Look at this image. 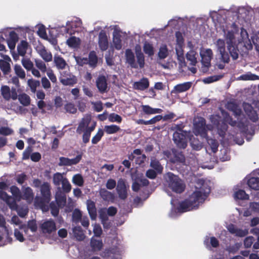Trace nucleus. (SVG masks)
<instances>
[{"instance_id":"obj_1","label":"nucleus","mask_w":259,"mask_h":259,"mask_svg":"<svg viewBox=\"0 0 259 259\" xmlns=\"http://www.w3.org/2000/svg\"><path fill=\"white\" fill-rule=\"evenodd\" d=\"M210 193V188H201L199 191H195L188 198L181 201L177 207L179 212L183 213L196 209L200 203H203Z\"/></svg>"},{"instance_id":"obj_2","label":"nucleus","mask_w":259,"mask_h":259,"mask_svg":"<svg viewBox=\"0 0 259 259\" xmlns=\"http://www.w3.org/2000/svg\"><path fill=\"white\" fill-rule=\"evenodd\" d=\"M41 197H36L35 204L39 206L43 211L49 210L48 204L51 200V187L49 183L44 182L40 187Z\"/></svg>"},{"instance_id":"obj_3","label":"nucleus","mask_w":259,"mask_h":259,"mask_svg":"<svg viewBox=\"0 0 259 259\" xmlns=\"http://www.w3.org/2000/svg\"><path fill=\"white\" fill-rule=\"evenodd\" d=\"M166 181L169 188L173 192L181 194L185 191L186 185L184 182L172 172L167 174Z\"/></svg>"},{"instance_id":"obj_4","label":"nucleus","mask_w":259,"mask_h":259,"mask_svg":"<svg viewBox=\"0 0 259 259\" xmlns=\"http://www.w3.org/2000/svg\"><path fill=\"white\" fill-rule=\"evenodd\" d=\"M227 49L233 60H236L239 57V50L235 44L234 32L232 30L228 31L226 34Z\"/></svg>"},{"instance_id":"obj_5","label":"nucleus","mask_w":259,"mask_h":259,"mask_svg":"<svg viewBox=\"0 0 259 259\" xmlns=\"http://www.w3.org/2000/svg\"><path fill=\"white\" fill-rule=\"evenodd\" d=\"M210 120L212 124L217 128L219 136L222 138L225 137L228 126L224 121V119H222L219 115L216 114L211 115Z\"/></svg>"},{"instance_id":"obj_6","label":"nucleus","mask_w":259,"mask_h":259,"mask_svg":"<svg viewBox=\"0 0 259 259\" xmlns=\"http://www.w3.org/2000/svg\"><path fill=\"white\" fill-rule=\"evenodd\" d=\"M172 140L178 148L183 149H185L188 143L187 132H183V133L174 132Z\"/></svg>"},{"instance_id":"obj_7","label":"nucleus","mask_w":259,"mask_h":259,"mask_svg":"<svg viewBox=\"0 0 259 259\" xmlns=\"http://www.w3.org/2000/svg\"><path fill=\"white\" fill-rule=\"evenodd\" d=\"M128 188L129 185L126 183L125 180L120 178L118 180L116 190L120 199L124 200L127 198Z\"/></svg>"},{"instance_id":"obj_8","label":"nucleus","mask_w":259,"mask_h":259,"mask_svg":"<svg viewBox=\"0 0 259 259\" xmlns=\"http://www.w3.org/2000/svg\"><path fill=\"white\" fill-rule=\"evenodd\" d=\"M194 126L196 134L200 135L203 137L207 135V131L206 128V120L203 117H199L198 120L194 123Z\"/></svg>"},{"instance_id":"obj_9","label":"nucleus","mask_w":259,"mask_h":259,"mask_svg":"<svg viewBox=\"0 0 259 259\" xmlns=\"http://www.w3.org/2000/svg\"><path fill=\"white\" fill-rule=\"evenodd\" d=\"M40 229L44 234H51L57 230L56 224L52 219L45 221L40 225Z\"/></svg>"},{"instance_id":"obj_10","label":"nucleus","mask_w":259,"mask_h":259,"mask_svg":"<svg viewBox=\"0 0 259 259\" xmlns=\"http://www.w3.org/2000/svg\"><path fill=\"white\" fill-rule=\"evenodd\" d=\"M200 55L202 65L208 68L210 66V62L213 57L212 51L210 49L201 50Z\"/></svg>"},{"instance_id":"obj_11","label":"nucleus","mask_w":259,"mask_h":259,"mask_svg":"<svg viewBox=\"0 0 259 259\" xmlns=\"http://www.w3.org/2000/svg\"><path fill=\"white\" fill-rule=\"evenodd\" d=\"M120 252L117 247L105 249L103 252L104 259H120Z\"/></svg>"},{"instance_id":"obj_12","label":"nucleus","mask_w":259,"mask_h":259,"mask_svg":"<svg viewBox=\"0 0 259 259\" xmlns=\"http://www.w3.org/2000/svg\"><path fill=\"white\" fill-rule=\"evenodd\" d=\"M96 83L97 88L100 93L103 94L108 92L107 80L104 75H99Z\"/></svg>"},{"instance_id":"obj_13","label":"nucleus","mask_w":259,"mask_h":259,"mask_svg":"<svg viewBox=\"0 0 259 259\" xmlns=\"http://www.w3.org/2000/svg\"><path fill=\"white\" fill-rule=\"evenodd\" d=\"M0 199L4 200L11 209L15 210L17 208L18 204L15 200L6 192L0 190Z\"/></svg>"},{"instance_id":"obj_14","label":"nucleus","mask_w":259,"mask_h":259,"mask_svg":"<svg viewBox=\"0 0 259 259\" xmlns=\"http://www.w3.org/2000/svg\"><path fill=\"white\" fill-rule=\"evenodd\" d=\"M172 155L170 160L172 163H184L185 161V157L182 151L173 148L171 149Z\"/></svg>"},{"instance_id":"obj_15","label":"nucleus","mask_w":259,"mask_h":259,"mask_svg":"<svg viewBox=\"0 0 259 259\" xmlns=\"http://www.w3.org/2000/svg\"><path fill=\"white\" fill-rule=\"evenodd\" d=\"M98 44L100 50L102 51H105L108 48V38L104 31L102 30L99 33Z\"/></svg>"},{"instance_id":"obj_16","label":"nucleus","mask_w":259,"mask_h":259,"mask_svg":"<svg viewBox=\"0 0 259 259\" xmlns=\"http://www.w3.org/2000/svg\"><path fill=\"white\" fill-rule=\"evenodd\" d=\"M229 232L232 234H235L236 236L243 237L248 234V229H241L237 228L234 225L230 224L227 227Z\"/></svg>"},{"instance_id":"obj_17","label":"nucleus","mask_w":259,"mask_h":259,"mask_svg":"<svg viewBox=\"0 0 259 259\" xmlns=\"http://www.w3.org/2000/svg\"><path fill=\"white\" fill-rule=\"evenodd\" d=\"M125 57L126 62L133 68H138V65L135 61V56L131 49H127L125 50Z\"/></svg>"},{"instance_id":"obj_18","label":"nucleus","mask_w":259,"mask_h":259,"mask_svg":"<svg viewBox=\"0 0 259 259\" xmlns=\"http://www.w3.org/2000/svg\"><path fill=\"white\" fill-rule=\"evenodd\" d=\"M55 202L61 208H63L66 203V196L60 189L56 192L55 195Z\"/></svg>"},{"instance_id":"obj_19","label":"nucleus","mask_w":259,"mask_h":259,"mask_svg":"<svg viewBox=\"0 0 259 259\" xmlns=\"http://www.w3.org/2000/svg\"><path fill=\"white\" fill-rule=\"evenodd\" d=\"M149 87V81L147 78L143 77L139 81H136L133 84V88L137 90L144 91Z\"/></svg>"},{"instance_id":"obj_20","label":"nucleus","mask_w":259,"mask_h":259,"mask_svg":"<svg viewBox=\"0 0 259 259\" xmlns=\"http://www.w3.org/2000/svg\"><path fill=\"white\" fill-rule=\"evenodd\" d=\"M192 84V82L191 81L178 84L174 87L171 93H181L187 91L191 88Z\"/></svg>"},{"instance_id":"obj_21","label":"nucleus","mask_w":259,"mask_h":259,"mask_svg":"<svg viewBox=\"0 0 259 259\" xmlns=\"http://www.w3.org/2000/svg\"><path fill=\"white\" fill-rule=\"evenodd\" d=\"M60 82L64 85L73 86L77 83V79L75 75L70 74L61 77Z\"/></svg>"},{"instance_id":"obj_22","label":"nucleus","mask_w":259,"mask_h":259,"mask_svg":"<svg viewBox=\"0 0 259 259\" xmlns=\"http://www.w3.org/2000/svg\"><path fill=\"white\" fill-rule=\"evenodd\" d=\"M135 53L137 58V63L140 68H143L145 65V56L142 52L140 46L137 45L135 48Z\"/></svg>"},{"instance_id":"obj_23","label":"nucleus","mask_w":259,"mask_h":259,"mask_svg":"<svg viewBox=\"0 0 259 259\" xmlns=\"http://www.w3.org/2000/svg\"><path fill=\"white\" fill-rule=\"evenodd\" d=\"M247 107H244V110L246 115L251 121L253 122H256L258 119V116L256 111L253 109L250 105L247 104Z\"/></svg>"},{"instance_id":"obj_24","label":"nucleus","mask_w":259,"mask_h":259,"mask_svg":"<svg viewBox=\"0 0 259 259\" xmlns=\"http://www.w3.org/2000/svg\"><path fill=\"white\" fill-rule=\"evenodd\" d=\"M90 122L91 118L90 117L82 118L77 127L76 133L79 135L82 133L83 134L86 129H87Z\"/></svg>"},{"instance_id":"obj_25","label":"nucleus","mask_w":259,"mask_h":259,"mask_svg":"<svg viewBox=\"0 0 259 259\" xmlns=\"http://www.w3.org/2000/svg\"><path fill=\"white\" fill-rule=\"evenodd\" d=\"M87 209L91 217L93 220H95L97 217V209L95 203L89 199L87 201Z\"/></svg>"},{"instance_id":"obj_26","label":"nucleus","mask_w":259,"mask_h":259,"mask_svg":"<svg viewBox=\"0 0 259 259\" xmlns=\"http://www.w3.org/2000/svg\"><path fill=\"white\" fill-rule=\"evenodd\" d=\"M23 194H22V199L26 200L28 202H31L34 197V194L33 191L29 187H22Z\"/></svg>"},{"instance_id":"obj_27","label":"nucleus","mask_w":259,"mask_h":259,"mask_svg":"<svg viewBox=\"0 0 259 259\" xmlns=\"http://www.w3.org/2000/svg\"><path fill=\"white\" fill-rule=\"evenodd\" d=\"M96 125V123L94 122L91 126H89V125L87 129L84 131L82 135V142L84 144H85L90 141L91 133L94 131Z\"/></svg>"},{"instance_id":"obj_28","label":"nucleus","mask_w":259,"mask_h":259,"mask_svg":"<svg viewBox=\"0 0 259 259\" xmlns=\"http://www.w3.org/2000/svg\"><path fill=\"white\" fill-rule=\"evenodd\" d=\"M99 193L102 198L105 201H111L112 202L114 200V195L105 188L101 189Z\"/></svg>"},{"instance_id":"obj_29","label":"nucleus","mask_w":259,"mask_h":259,"mask_svg":"<svg viewBox=\"0 0 259 259\" xmlns=\"http://www.w3.org/2000/svg\"><path fill=\"white\" fill-rule=\"evenodd\" d=\"M10 191L13 196V200H15L16 203L17 201H20L22 200V196L19 188L13 185L10 187Z\"/></svg>"},{"instance_id":"obj_30","label":"nucleus","mask_w":259,"mask_h":259,"mask_svg":"<svg viewBox=\"0 0 259 259\" xmlns=\"http://www.w3.org/2000/svg\"><path fill=\"white\" fill-rule=\"evenodd\" d=\"M113 42L115 49L120 50L122 48L121 35L119 32H114L113 34Z\"/></svg>"},{"instance_id":"obj_31","label":"nucleus","mask_w":259,"mask_h":259,"mask_svg":"<svg viewBox=\"0 0 259 259\" xmlns=\"http://www.w3.org/2000/svg\"><path fill=\"white\" fill-rule=\"evenodd\" d=\"M38 53L41 56V57L46 61V62H50L52 60V55L50 52H49L47 51L46 48L43 47L40 48L38 50Z\"/></svg>"},{"instance_id":"obj_32","label":"nucleus","mask_w":259,"mask_h":259,"mask_svg":"<svg viewBox=\"0 0 259 259\" xmlns=\"http://www.w3.org/2000/svg\"><path fill=\"white\" fill-rule=\"evenodd\" d=\"M250 189L254 190H259V178L251 177L247 183Z\"/></svg>"},{"instance_id":"obj_33","label":"nucleus","mask_w":259,"mask_h":259,"mask_svg":"<svg viewBox=\"0 0 259 259\" xmlns=\"http://www.w3.org/2000/svg\"><path fill=\"white\" fill-rule=\"evenodd\" d=\"M28 47V43L26 40H22L17 46L18 54L21 56H24Z\"/></svg>"},{"instance_id":"obj_34","label":"nucleus","mask_w":259,"mask_h":259,"mask_svg":"<svg viewBox=\"0 0 259 259\" xmlns=\"http://www.w3.org/2000/svg\"><path fill=\"white\" fill-rule=\"evenodd\" d=\"M54 61L57 68L59 69H63L67 65L65 60L60 56H55Z\"/></svg>"},{"instance_id":"obj_35","label":"nucleus","mask_w":259,"mask_h":259,"mask_svg":"<svg viewBox=\"0 0 259 259\" xmlns=\"http://www.w3.org/2000/svg\"><path fill=\"white\" fill-rule=\"evenodd\" d=\"M142 109L143 112L147 114L160 113L162 111L161 109L153 108L149 105H143Z\"/></svg>"},{"instance_id":"obj_36","label":"nucleus","mask_w":259,"mask_h":259,"mask_svg":"<svg viewBox=\"0 0 259 259\" xmlns=\"http://www.w3.org/2000/svg\"><path fill=\"white\" fill-rule=\"evenodd\" d=\"M196 53L194 51H190L186 54V59L190 61V65L195 66L197 63L196 57Z\"/></svg>"},{"instance_id":"obj_37","label":"nucleus","mask_w":259,"mask_h":259,"mask_svg":"<svg viewBox=\"0 0 259 259\" xmlns=\"http://www.w3.org/2000/svg\"><path fill=\"white\" fill-rule=\"evenodd\" d=\"M150 166L152 167L154 170H156L157 173L161 174L162 172L163 167L159 161L156 158L151 159Z\"/></svg>"},{"instance_id":"obj_38","label":"nucleus","mask_w":259,"mask_h":259,"mask_svg":"<svg viewBox=\"0 0 259 259\" xmlns=\"http://www.w3.org/2000/svg\"><path fill=\"white\" fill-rule=\"evenodd\" d=\"M104 130L107 134L111 135L115 134L120 131V128L117 125L111 124L109 125H105Z\"/></svg>"},{"instance_id":"obj_39","label":"nucleus","mask_w":259,"mask_h":259,"mask_svg":"<svg viewBox=\"0 0 259 259\" xmlns=\"http://www.w3.org/2000/svg\"><path fill=\"white\" fill-rule=\"evenodd\" d=\"M98 63V57L94 51H91L89 55V64L90 66L95 67Z\"/></svg>"},{"instance_id":"obj_40","label":"nucleus","mask_w":259,"mask_h":259,"mask_svg":"<svg viewBox=\"0 0 259 259\" xmlns=\"http://www.w3.org/2000/svg\"><path fill=\"white\" fill-rule=\"evenodd\" d=\"M143 51L149 57L152 56L154 54L153 45L147 41H145L144 44Z\"/></svg>"},{"instance_id":"obj_41","label":"nucleus","mask_w":259,"mask_h":259,"mask_svg":"<svg viewBox=\"0 0 259 259\" xmlns=\"http://www.w3.org/2000/svg\"><path fill=\"white\" fill-rule=\"evenodd\" d=\"M74 236L78 241H82L85 238V235L83 233L82 229L80 227H76L73 230Z\"/></svg>"},{"instance_id":"obj_42","label":"nucleus","mask_w":259,"mask_h":259,"mask_svg":"<svg viewBox=\"0 0 259 259\" xmlns=\"http://www.w3.org/2000/svg\"><path fill=\"white\" fill-rule=\"evenodd\" d=\"M27 84L30 87L31 92L35 93L36 92L37 88L40 85V81L31 78L28 80Z\"/></svg>"},{"instance_id":"obj_43","label":"nucleus","mask_w":259,"mask_h":259,"mask_svg":"<svg viewBox=\"0 0 259 259\" xmlns=\"http://www.w3.org/2000/svg\"><path fill=\"white\" fill-rule=\"evenodd\" d=\"M18 100L20 103L24 106H27L30 103V97L25 93L20 94L19 96Z\"/></svg>"},{"instance_id":"obj_44","label":"nucleus","mask_w":259,"mask_h":259,"mask_svg":"<svg viewBox=\"0 0 259 259\" xmlns=\"http://www.w3.org/2000/svg\"><path fill=\"white\" fill-rule=\"evenodd\" d=\"M0 69L4 74H8L11 70L10 63L5 60H0Z\"/></svg>"},{"instance_id":"obj_45","label":"nucleus","mask_w":259,"mask_h":259,"mask_svg":"<svg viewBox=\"0 0 259 259\" xmlns=\"http://www.w3.org/2000/svg\"><path fill=\"white\" fill-rule=\"evenodd\" d=\"M49 206V209L50 208L51 212L52 215L54 217H57L59 212V208H60L55 201H52L50 203Z\"/></svg>"},{"instance_id":"obj_46","label":"nucleus","mask_w":259,"mask_h":259,"mask_svg":"<svg viewBox=\"0 0 259 259\" xmlns=\"http://www.w3.org/2000/svg\"><path fill=\"white\" fill-rule=\"evenodd\" d=\"M234 197L236 199L240 200H248L249 198V195L243 190L236 191L234 194Z\"/></svg>"},{"instance_id":"obj_47","label":"nucleus","mask_w":259,"mask_h":259,"mask_svg":"<svg viewBox=\"0 0 259 259\" xmlns=\"http://www.w3.org/2000/svg\"><path fill=\"white\" fill-rule=\"evenodd\" d=\"M239 78L243 80H255L259 79V76L251 73L242 74Z\"/></svg>"},{"instance_id":"obj_48","label":"nucleus","mask_w":259,"mask_h":259,"mask_svg":"<svg viewBox=\"0 0 259 259\" xmlns=\"http://www.w3.org/2000/svg\"><path fill=\"white\" fill-rule=\"evenodd\" d=\"M104 135V131L102 129L99 128L97 134L92 138V143L93 144H97Z\"/></svg>"},{"instance_id":"obj_49","label":"nucleus","mask_w":259,"mask_h":259,"mask_svg":"<svg viewBox=\"0 0 259 259\" xmlns=\"http://www.w3.org/2000/svg\"><path fill=\"white\" fill-rule=\"evenodd\" d=\"M65 178H63L62 174L57 172L53 176V183L56 186H59L64 181Z\"/></svg>"},{"instance_id":"obj_50","label":"nucleus","mask_w":259,"mask_h":259,"mask_svg":"<svg viewBox=\"0 0 259 259\" xmlns=\"http://www.w3.org/2000/svg\"><path fill=\"white\" fill-rule=\"evenodd\" d=\"M79 38H77L75 36H71L67 40V44L70 47L76 48L79 45Z\"/></svg>"},{"instance_id":"obj_51","label":"nucleus","mask_w":259,"mask_h":259,"mask_svg":"<svg viewBox=\"0 0 259 259\" xmlns=\"http://www.w3.org/2000/svg\"><path fill=\"white\" fill-rule=\"evenodd\" d=\"M1 94L6 100H9L11 98L10 89L8 86H3L1 88Z\"/></svg>"},{"instance_id":"obj_52","label":"nucleus","mask_w":259,"mask_h":259,"mask_svg":"<svg viewBox=\"0 0 259 259\" xmlns=\"http://www.w3.org/2000/svg\"><path fill=\"white\" fill-rule=\"evenodd\" d=\"M216 46L218 53H224V51H226L225 42L224 40L222 39H218L217 41Z\"/></svg>"},{"instance_id":"obj_53","label":"nucleus","mask_w":259,"mask_h":259,"mask_svg":"<svg viewBox=\"0 0 259 259\" xmlns=\"http://www.w3.org/2000/svg\"><path fill=\"white\" fill-rule=\"evenodd\" d=\"M14 70L16 75L20 78L23 79L25 77V72L20 65H15Z\"/></svg>"},{"instance_id":"obj_54","label":"nucleus","mask_w":259,"mask_h":259,"mask_svg":"<svg viewBox=\"0 0 259 259\" xmlns=\"http://www.w3.org/2000/svg\"><path fill=\"white\" fill-rule=\"evenodd\" d=\"M72 181L74 184L80 187L83 186L84 183L83 177L80 174L74 175L73 177Z\"/></svg>"},{"instance_id":"obj_55","label":"nucleus","mask_w":259,"mask_h":259,"mask_svg":"<svg viewBox=\"0 0 259 259\" xmlns=\"http://www.w3.org/2000/svg\"><path fill=\"white\" fill-rule=\"evenodd\" d=\"M62 191L65 194L69 193L71 190V185L66 178L62 183Z\"/></svg>"},{"instance_id":"obj_56","label":"nucleus","mask_w":259,"mask_h":259,"mask_svg":"<svg viewBox=\"0 0 259 259\" xmlns=\"http://www.w3.org/2000/svg\"><path fill=\"white\" fill-rule=\"evenodd\" d=\"M32 151L33 148L32 146H27L23 152L22 159L23 160L28 159L31 156Z\"/></svg>"},{"instance_id":"obj_57","label":"nucleus","mask_w":259,"mask_h":259,"mask_svg":"<svg viewBox=\"0 0 259 259\" xmlns=\"http://www.w3.org/2000/svg\"><path fill=\"white\" fill-rule=\"evenodd\" d=\"M207 143L210 146L212 152L213 153H215L218 151V142L215 139H210L208 140Z\"/></svg>"},{"instance_id":"obj_58","label":"nucleus","mask_w":259,"mask_h":259,"mask_svg":"<svg viewBox=\"0 0 259 259\" xmlns=\"http://www.w3.org/2000/svg\"><path fill=\"white\" fill-rule=\"evenodd\" d=\"M108 118L109 120L112 122H116L117 123H121L122 120L121 116L115 113H111Z\"/></svg>"},{"instance_id":"obj_59","label":"nucleus","mask_w":259,"mask_h":259,"mask_svg":"<svg viewBox=\"0 0 259 259\" xmlns=\"http://www.w3.org/2000/svg\"><path fill=\"white\" fill-rule=\"evenodd\" d=\"M35 65L41 72H45L47 71V67L45 62L40 59H35Z\"/></svg>"},{"instance_id":"obj_60","label":"nucleus","mask_w":259,"mask_h":259,"mask_svg":"<svg viewBox=\"0 0 259 259\" xmlns=\"http://www.w3.org/2000/svg\"><path fill=\"white\" fill-rule=\"evenodd\" d=\"M158 56L161 59H163L167 57L168 56V50L166 46L160 47Z\"/></svg>"},{"instance_id":"obj_61","label":"nucleus","mask_w":259,"mask_h":259,"mask_svg":"<svg viewBox=\"0 0 259 259\" xmlns=\"http://www.w3.org/2000/svg\"><path fill=\"white\" fill-rule=\"evenodd\" d=\"M64 109L66 112L74 114L76 112L77 109L75 107L74 104L72 103H68L65 104Z\"/></svg>"},{"instance_id":"obj_62","label":"nucleus","mask_w":259,"mask_h":259,"mask_svg":"<svg viewBox=\"0 0 259 259\" xmlns=\"http://www.w3.org/2000/svg\"><path fill=\"white\" fill-rule=\"evenodd\" d=\"M13 133V130L7 126H2L0 127V135L3 136H9Z\"/></svg>"},{"instance_id":"obj_63","label":"nucleus","mask_w":259,"mask_h":259,"mask_svg":"<svg viewBox=\"0 0 259 259\" xmlns=\"http://www.w3.org/2000/svg\"><path fill=\"white\" fill-rule=\"evenodd\" d=\"M82 219V214L81 211L77 209L74 210L72 214V219L75 222H79Z\"/></svg>"},{"instance_id":"obj_64","label":"nucleus","mask_w":259,"mask_h":259,"mask_svg":"<svg viewBox=\"0 0 259 259\" xmlns=\"http://www.w3.org/2000/svg\"><path fill=\"white\" fill-rule=\"evenodd\" d=\"M22 64L23 67L28 71H30L33 67V64L29 59H23Z\"/></svg>"}]
</instances>
